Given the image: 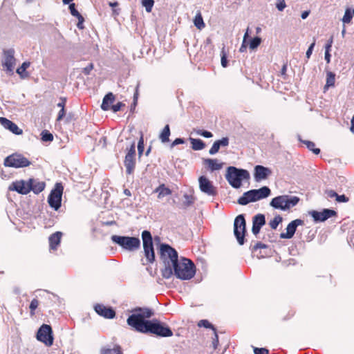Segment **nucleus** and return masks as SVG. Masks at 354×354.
I'll return each mask as SVG.
<instances>
[{"instance_id":"f257e3e1","label":"nucleus","mask_w":354,"mask_h":354,"mask_svg":"<svg viewBox=\"0 0 354 354\" xmlns=\"http://www.w3.org/2000/svg\"><path fill=\"white\" fill-rule=\"evenodd\" d=\"M153 315L151 309L136 308L127 319V324L135 330L142 333H151L160 337H171L172 330L157 319L146 320Z\"/></svg>"},{"instance_id":"f03ea898","label":"nucleus","mask_w":354,"mask_h":354,"mask_svg":"<svg viewBox=\"0 0 354 354\" xmlns=\"http://www.w3.org/2000/svg\"><path fill=\"white\" fill-rule=\"evenodd\" d=\"M159 250L160 259L165 264V268L161 271L162 276L165 279H169L172 276L171 268L179 259L178 252L166 243H161Z\"/></svg>"},{"instance_id":"7ed1b4c3","label":"nucleus","mask_w":354,"mask_h":354,"mask_svg":"<svg viewBox=\"0 0 354 354\" xmlns=\"http://www.w3.org/2000/svg\"><path fill=\"white\" fill-rule=\"evenodd\" d=\"M172 275L181 280H189L196 274V266L189 259L181 257L171 268Z\"/></svg>"},{"instance_id":"20e7f679","label":"nucleus","mask_w":354,"mask_h":354,"mask_svg":"<svg viewBox=\"0 0 354 354\" xmlns=\"http://www.w3.org/2000/svg\"><path fill=\"white\" fill-rule=\"evenodd\" d=\"M271 191L269 187L264 186L259 189H252L245 192L241 197L238 199L240 205H245L250 202H255L270 196Z\"/></svg>"},{"instance_id":"39448f33","label":"nucleus","mask_w":354,"mask_h":354,"mask_svg":"<svg viewBox=\"0 0 354 354\" xmlns=\"http://www.w3.org/2000/svg\"><path fill=\"white\" fill-rule=\"evenodd\" d=\"M250 177L247 170L237 169L230 166L227 168L225 178L230 185L234 188H239L241 185L242 180L248 179Z\"/></svg>"},{"instance_id":"423d86ee","label":"nucleus","mask_w":354,"mask_h":354,"mask_svg":"<svg viewBox=\"0 0 354 354\" xmlns=\"http://www.w3.org/2000/svg\"><path fill=\"white\" fill-rule=\"evenodd\" d=\"M299 200V198L296 196L281 195L272 198L270 205L275 209L288 210L295 206Z\"/></svg>"},{"instance_id":"0eeeda50","label":"nucleus","mask_w":354,"mask_h":354,"mask_svg":"<svg viewBox=\"0 0 354 354\" xmlns=\"http://www.w3.org/2000/svg\"><path fill=\"white\" fill-rule=\"evenodd\" d=\"M111 240L113 243L128 251H135L140 247V241L137 237L113 235Z\"/></svg>"},{"instance_id":"6e6552de","label":"nucleus","mask_w":354,"mask_h":354,"mask_svg":"<svg viewBox=\"0 0 354 354\" xmlns=\"http://www.w3.org/2000/svg\"><path fill=\"white\" fill-rule=\"evenodd\" d=\"M5 167L21 168L26 167L31 165V162L21 153H15L4 159Z\"/></svg>"},{"instance_id":"1a4fd4ad","label":"nucleus","mask_w":354,"mask_h":354,"mask_svg":"<svg viewBox=\"0 0 354 354\" xmlns=\"http://www.w3.org/2000/svg\"><path fill=\"white\" fill-rule=\"evenodd\" d=\"M142 239L145 256L149 263H153L155 261V253L153 246V240L150 232L144 230L142 232Z\"/></svg>"},{"instance_id":"9d476101","label":"nucleus","mask_w":354,"mask_h":354,"mask_svg":"<svg viewBox=\"0 0 354 354\" xmlns=\"http://www.w3.org/2000/svg\"><path fill=\"white\" fill-rule=\"evenodd\" d=\"M63 190L64 187L62 184L61 183H57L48 197L49 205L55 210L59 209L61 207Z\"/></svg>"},{"instance_id":"9b49d317","label":"nucleus","mask_w":354,"mask_h":354,"mask_svg":"<svg viewBox=\"0 0 354 354\" xmlns=\"http://www.w3.org/2000/svg\"><path fill=\"white\" fill-rule=\"evenodd\" d=\"M246 232V223L243 214L236 217L234 222V234L240 245H243L245 242V235Z\"/></svg>"},{"instance_id":"f8f14e48","label":"nucleus","mask_w":354,"mask_h":354,"mask_svg":"<svg viewBox=\"0 0 354 354\" xmlns=\"http://www.w3.org/2000/svg\"><path fill=\"white\" fill-rule=\"evenodd\" d=\"M37 339L47 346H52L54 338L51 326L48 324L41 325L37 331Z\"/></svg>"},{"instance_id":"ddd939ff","label":"nucleus","mask_w":354,"mask_h":354,"mask_svg":"<svg viewBox=\"0 0 354 354\" xmlns=\"http://www.w3.org/2000/svg\"><path fill=\"white\" fill-rule=\"evenodd\" d=\"M128 151L124 158V166L126 167V171L128 174L133 173L136 167V144L133 142L127 149Z\"/></svg>"},{"instance_id":"4468645a","label":"nucleus","mask_w":354,"mask_h":354,"mask_svg":"<svg viewBox=\"0 0 354 354\" xmlns=\"http://www.w3.org/2000/svg\"><path fill=\"white\" fill-rule=\"evenodd\" d=\"M315 223L324 222L331 217L337 216L336 211L330 209H324L322 212L312 210L308 212Z\"/></svg>"},{"instance_id":"2eb2a0df","label":"nucleus","mask_w":354,"mask_h":354,"mask_svg":"<svg viewBox=\"0 0 354 354\" xmlns=\"http://www.w3.org/2000/svg\"><path fill=\"white\" fill-rule=\"evenodd\" d=\"M199 187L202 192L209 196H216L217 194L216 188L212 183L205 176H201L198 178Z\"/></svg>"},{"instance_id":"dca6fc26","label":"nucleus","mask_w":354,"mask_h":354,"mask_svg":"<svg viewBox=\"0 0 354 354\" xmlns=\"http://www.w3.org/2000/svg\"><path fill=\"white\" fill-rule=\"evenodd\" d=\"M8 189L10 191H15L23 195L28 194L31 191V188L29 185V180L28 181L20 180L12 182L10 185Z\"/></svg>"},{"instance_id":"f3484780","label":"nucleus","mask_w":354,"mask_h":354,"mask_svg":"<svg viewBox=\"0 0 354 354\" xmlns=\"http://www.w3.org/2000/svg\"><path fill=\"white\" fill-rule=\"evenodd\" d=\"M94 309L99 315L106 319H113L115 316V312L111 307L103 304H96Z\"/></svg>"},{"instance_id":"a211bd4d","label":"nucleus","mask_w":354,"mask_h":354,"mask_svg":"<svg viewBox=\"0 0 354 354\" xmlns=\"http://www.w3.org/2000/svg\"><path fill=\"white\" fill-rule=\"evenodd\" d=\"M4 54V61L3 66L6 68V71L8 72H12L14 69V66L15 65V50L13 49H9L3 53Z\"/></svg>"},{"instance_id":"6ab92c4d","label":"nucleus","mask_w":354,"mask_h":354,"mask_svg":"<svg viewBox=\"0 0 354 354\" xmlns=\"http://www.w3.org/2000/svg\"><path fill=\"white\" fill-rule=\"evenodd\" d=\"M304 221L301 219H295L291 221L286 227V232L281 233L280 237L282 239H291L295 234L298 225H301Z\"/></svg>"},{"instance_id":"aec40b11","label":"nucleus","mask_w":354,"mask_h":354,"mask_svg":"<svg viewBox=\"0 0 354 354\" xmlns=\"http://www.w3.org/2000/svg\"><path fill=\"white\" fill-rule=\"evenodd\" d=\"M266 224L265 216L262 214H258L252 218V232L254 235H257L262 226Z\"/></svg>"},{"instance_id":"412c9836","label":"nucleus","mask_w":354,"mask_h":354,"mask_svg":"<svg viewBox=\"0 0 354 354\" xmlns=\"http://www.w3.org/2000/svg\"><path fill=\"white\" fill-rule=\"evenodd\" d=\"M0 123L7 129L16 135H21L23 133L22 129L11 120L6 118H0Z\"/></svg>"},{"instance_id":"4be33fe9","label":"nucleus","mask_w":354,"mask_h":354,"mask_svg":"<svg viewBox=\"0 0 354 354\" xmlns=\"http://www.w3.org/2000/svg\"><path fill=\"white\" fill-rule=\"evenodd\" d=\"M271 174V171L263 166L257 165L254 167V178L257 181L267 178V177Z\"/></svg>"},{"instance_id":"5701e85b","label":"nucleus","mask_w":354,"mask_h":354,"mask_svg":"<svg viewBox=\"0 0 354 354\" xmlns=\"http://www.w3.org/2000/svg\"><path fill=\"white\" fill-rule=\"evenodd\" d=\"M62 233L61 232H56L52 234L49 238V247L50 250H56L60 244Z\"/></svg>"},{"instance_id":"b1692460","label":"nucleus","mask_w":354,"mask_h":354,"mask_svg":"<svg viewBox=\"0 0 354 354\" xmlns=\"http://www.w3.org/2000/svg\"><path fill=\"white\" fill-rule=\"evenodd\" d=\"M229 145V138L227 137H224L221 140H218L214 142L212 147L210 148L209 153L211 155H214L216 153L219 149L220 147H227Z\"/></svg>"},{"instance_id":"393cba45","label":"nucleus","mask_w":354,"mask_h":354,"mask_svg":"<svg viewBox=\"0 0 354 354\" xmlns=\"http://www.w3.org/2000/svg\"><path fill=\"white\" fill-rule=\"evenodd\" d=\"M29 185L31 188V191L35 194H38L44 189L46 183L44 181H39L35 178H30Z\"/></svg>"},{"instance_id":"a878e982","label":"nucleus","mask_w":354,"mask_h":354,"mask_svg":"<svg viewBox=\"0 0 354 354\" xmlns=\"http://www.w3.org/2000/svg\"><path fill=\"white\" fill-rule=\"evenodd\" d=\"M203 164L209 169L211 171L216 170H220L222 169L223 163L218 162L217 159L207 158L204 159Z\"/></svg>"},{"instance_id":"bb28decb","label":"nucleus","mask_w":354,"mask_h":354,"mask_svg":"<svg viewBox=\"0 0 354 354\" xmlns=\"http://www.w3.org/2000/svg\"><path fill=\"white\" fill-rule=\"evenodd\" d=\"M69 10L71 12V14L77 17L78 19V22L77 24V26L79 29H84V26L83 25L84 19L82 17V15L76 10L75 8V4L74 3H70L69 5Z\"/></svg>"},{"instance_id":"cd10ccee","label":"nucleus","mask_w":354,"mask_h":354,"mask_svg":"<svg viewBox=\"0 0 354 354\" xmlns=\"http://www.w3.org/2000/svg\"><path fill=\"white\" fill-rule=\"evenodd\" d=\"M115 101V96L112 93H107L103 98L101 108L104 111H108L111 109V104Z\"/></svg>"},{"instance_id":"c85d7f7f","label":"nucleus","mask_w":354,"mask_h":354,"mask_svg":"<svg viewBox=\"0 0 354 354\" xmlns=\"http://www.w3.org/2000/svg\"><path fill=\"white\" fill-rule=\"evenodd\" d=\"M100 354H124L122 347L115 344L113 348L103 347L100 350Z\"/></svg>"},{"instance_id":"c756f323","label":"nucleus","mask_w":354,"mask_h":354,"mask_svg":"<svg viewBox=\"0 0 354 354\" xmlns=\"http://www.w3.org/2000/svg\"><path fill=\"white\" fill-rule=\"evenodd\" d=\"M155 192H157L158 194V198H162L166 196H169V195H171V190L165 187V184H161L156 189H155Z\"/></svg>"},{"instance_id":"7c9ffc66","label":"nucleus","mask_w":354,"mask_h":354,"mask_svg":"<svg viewBox=\"0 0 354 354\" xmlns=\"http://www.w3.org/2000/svg\"><path fill=\"white\" fill-rule=\"evenodd\" d=\"M30 65V63L29 62H25L17 69V73L20 75L21 78L24 79L29 76L28 73L26 72V69Z\"/></svg>"},{"instance_id":"2f4dec72","label":"nucleus","mask_w":354,"mask_h":354,"mask_svg":"<svg viewBox=\"0 0 354 354\" xmlns=\"http://www.w3.org/2000/svg\"><path fill=\"white\" fill-rule=\"evenodd\" d=\"M169 136H170V128L169 125L167 124L165 126L163 129L162 130L159 138L162 142L165 143L169 141Z\"/></svg>"},{"instance_id":"473e14b6","label":"nucleus","mask_w":354,"mask_h":354,"mask_svg":"<svg viewBox=\"0 0 354 354\" xmlns=\"http://www.w3.org/2000/svg\"><path fill=\"white\" fill-rule=\"evenodd\" d=\"M189 140H190V142L192 144V148L194 150H196V151L201 150V149H204L205 147V144L201 139H196V138H190Z\"/></svg>"},{"instance_id":"72a5a7b5","label":"nucleus","mask_w":354,"mask_h":354,"mask_svg":"<svg viewBox=\"0 0 354 354\" xmlns=\"http://www.w3.org/2000/svg\"><path fill=\"white\" fill-rule=\"evenodd\" d=\"M335 83V74L331 71L326 73V82L324 86V89H327L329 87L334 86Z\"/></svg>"},{"instance_id":"f704fd0d","label":"nucleus","mask_w":354,"mask_h":354,"mask_svg":"<svg viewBox=\"0 0 354 354\" xmlns=\"http://www.w3.org/2000/svg\"><path fill=\"white\" fill-rule=\"evenodd\" d=\"M194 26L198 29V30H202L203 28H205V24L204 23V21H203V17H202V15L200 11H198L194 19Z\"/></svg>"},{"instance_id":"c9c22d12","label":"nucleus","mask_w":354,"mask_h":354,"mask_svg":"<svg viewBox=\"0 0 354 354\" xmlns=\"http://www.w3.org/2000/svg\"><path fill=\"white\" fill-rule=\"evenodd\" d=\"M282 222V217L280 215H277L272 220L269 222V225L272 230L277 229L279 224Z\"/></svg>"},{"instance_id":"e433bc0d","label":"nucleus","mask_w":354,"mask_h":354,"mask_svg":"<svg viewBox=\"0 0 354 354\" xmlns=\"http://www.w3.org/2000/svg\"><path fill=\"white\" fill-rule=\"evenodd\" d=\"M304 143L306 145L307 148L312 151L315 154L317 155L320 153V149L315 147V144L311 141H304Z\"/></svg>"},{"instance_id":"4c0bfd02","label":"nucleus","mask_w":354,"mask_h":354,"mask_svg":"<svg viewBox=\"0 0 354 354\" xmlns=\"http://www.w3.org/2000/svg\"><path fill=\"white\" fill-rule=\"evenodd\" d=\"M39 304V300L36 298L33 299L29 306L30 313L31 316H34L35 315V310L37 308Z\"/></svg>"},{"instance_id":"58836bf2","label":"nucleus","mask_w":354,"mask_h":354,"mask_svg":"<svg viewBox=\"0 0 354 354\" xmlns=\"http://www.w3.org/2000/svg\"><path fill=\"white\" fill-rule=\"evenodd\" d=\"M41 140L44 142H51L53 140V136L48 130H44L41 133Z\"/></svg>"},{"instance_id":"ea45409f","label":"nucleus","mask_w":354,"mask_h":354,"mask_svg":"<svg viewBox=\"0 0 354 354\" xmlns=\"http://www.w3.org/2000/svg\"><path fill=\"white\" fill-rule=\"evenodd\" d=\"M198 327H205L206 328H211L214 332L216 329L214 327V326L207 319L200 320L198 323Z\"/></svg>"},{"instance_id":"a19ab883","label":"nucleus","mask_w":354,"mask_h":354,"mask_svg":"<svg viewBox=\"0 0 354 354\" xmlns=\"http://www.w3.org/2000/svg\"><path fill=\"white\" fill-rule=\"evenodd\" d=\"M142 6L145 8V10L147 12H151L152 8L154 4L153 0H142Z\"/></svg>"},{"instance_id":"79ce46f5","label":"nucleus","mask_w":354,"mask_h":354,"mask_svg":"<svg viewBox=\"0 0 354 354\" xmlns=\"http://www.w3.org/2000/svg\"><path fill=\"white\" fill-rule=\"evenodd\" d=\"M261 42V39L259 37L253 38L250 42V48L254 50L257 48Z\"/></svg>"},{"instance_id":"37998d69","label":"nucleus","mask_w":354,"mask_h":354,"mask_svg":"<svg viewBox=\"0 0 354 354\" xmlns=\"http://www.w3.org/2000/svg\"><path fill=\"white\" fill-rule=\"evenodd\" d=\"M221 65L223 67L226 68L227 66V53L225 52V47H223L221 52Z\"/></svg>"},{"instance_id":"c03bdc74","label":"nucleus","mask_w":354,"mask_h":354,"mask_svg":"<svg viewBox=\"0 0 354 354\" xmlns=\"http://www.w3.org/2000/svg\"><path fill=\"white\" fill-rule=\"evenodd\" d=\"M144 138L143 136L141 135L140 140L138 143V156L140 157L144 151Z\"/></svg>"},{"instance_id":"a18cd8bd","label":"nucleus","mask_w":354,"mask_h":354,"mask_svg":"<svg viewBox=\"0 0 354 354\" xmlns=\"http://www.w3.org/2000/svg\"><path fill=\"white\" fill-rule=\"evenodd\" d=\"M352 19V14L349 9H347L344 13L342 21L344 23L348 24Z\"/></svg>"},{"instance_id":"49530a36","label":"nucleus","mask_w":354,"mask_h":354,"mask_svg":"<svg viewBox=\"0 0 354 354\" xmlns=\"http://www.w3.org/2000/svg\"><path fill=\"white\" fill-rule=\"evenodd\" d=\"M198 135L202 136L205 138H212L213 136V134L210 131H207L205 130H198L196 131Z\"/></svg>"},{"instance_id":"de8ad7c7","label":"nucleus","mask_w":354,"mask_h":354,"mask_svg":"<svg viewBox=\"0 0 354 354\" xmlns=\"http://www.w3.org/2000/svg\"><path fill=\"white\" fill-rule=\"evenodd\" d=\"M254 354H269V350L266 348H254Z\"/></svg>"},{"instance_id":"09e8293b","label":"nucleus","mask_w":354,"mask_h":354,"mask_svg":"<svg viewBox=\"0 0 354 354\" xmlns=\"http://www.w3.org/2000/svg\"><path fill=\"white\" fill-rule=\"evenodd\" d=\"M122 106H124V104L121 102H118L116 104L111 106V109L113 112L119 111Z\"/></svg>"},{"instance_id":"8fccbe9b","label":"nucleus","mask_w":354,"mask_h":354,"mask_svg":"<svg viewBox=\"0 0 354 354\" xmlns=\"http://www.w3.org/2000/svg\"><path fill=\"white\" fill-rule=\"evenodd\" d=\"M315 41H316V39L314 38V39H313V42L310 45V46L308 47V50H307V51H306V57H307L308 59H309V58H310V56H311V55H312L313 50V48H314V47H315Z\"/></svg>"},{"instance_id":"3c124183","label":"nucleus","mask_w":354,"mask_h":354,"mask_svg":"<svg viewBox=\"0 0 354 354\" xmlns=\"http://www.w3.org/2000/svg\"><path fill=\"white\" fill-rule=\"evenodd\" d=\"M335 200L338 203H346L349 201V198L344 194H342V195L337 194Z\"/></svg>"},{"instance_id":"603ef678","label":"nucleus","mask_w":354,"mask_h":354,"mask_svg":"<svg viewBox=\"0 0 354 354\" xmlns=\"http://www.w3.org/2000/svg\"><path fill=\"white\" fill-rule=\"evenodd\" d=\"M214 337L212 339V346L214 350H216L218 346V337L216 330L214 332Z\"/></svg>"},{"instance_id":"864d4df0","label":"nucleus","mask_w":354,"mask_h":354,"mask_svg":"<svg viewBox=\"0 0 354 354\" xmlns=\"http://www.w3.org/2000/svg\"><path fill=\"white\" fill-rule=\"evenodd\" d=\"M267 248V245L261 242H257L253 248H252V250L254 251H256L258 249H261V248Z\"/></svg>"},{"instance_id":"5fc2aeb1","label":"nucleus","mask_w":354,"mask_h":354,"mask_svg":"<svg viewBox=\"0 0 354 354\" xmlns=\"http://www.w3.org/2000/svg\"><path fill=\"white\" fill-rule=\"evenodd\" d=\"M278 1L277 8L279 11H282L286 6V2L284 0H278Z\"/></svg>"},{"instance_id":"6e6d98bb","label":"nucleus","mask_w":354,"mask_h":354,"mask_svg":"<svg viewBox=\"0 0 354 354\" xmlns=\"http://www.w3.org/2000/svg\"><path fill=\"white\" fill-rule=\"evenodd\" d=\"M333 43V37L330 36V39L328 40L326 46H325V51H330Z\"/></svg>"},{"instance_id":"4d7b16f0","label":"nucleus","mask_w":354,"mask_h":354,"mask_svg":"<svg viewBox=\"0 0 354 354\" xmlns=\"http://www.w3.org/2000/svg\"><path fill=\"white\" fill-rule=\"evenodd\" d=\"M184 196L187 199V201L184 202V204L186 207H188V206L191 205L192 204H193L194 201H193V198L192 196H189L187 194H185Z\"/></svg>"},{"instance_id":"13d9d810","label":"nucleus","mask_w":354,"mask_h":354,"mask_svg":"<svg viewBox=\"0 0 354 354\" xmlns=\"http://www.w3.org/2000/svg\"><path fill=\"white\" fill-rule=\"evenodd\" d=\"M183 143H185V140L183 138H176L171 144V148H173L174 146H176L177 145L183 144Z\"/></svg>"},{"instance_id":"bf43d9fd","label":"nucleus","mask_w":354,"mask_h":354,"mask_svg":"<svg viewBox=\"0 0 354 354\" xmlns=\"http://www.w3.org/2000/svg\"><path fill=\"white\" fill-rule=\"evenodd\" d=\"M325 193L329 198H336L337 195V194L334 190L332 189L326 190Z\"/></svg>"},{"instance_id":"052dcab7","label":"nucleus","mask_w":354,"mask_h":354,"mask_svg":"<svg viewBox=\"0 0 354 354\" xmlns=\"http://www.w3.org/2000/svg\"><path fill=\"white\" fill-rule=\"evenodd\" d=\"M65 115H66L65 109H61L58 113L57 120L59 121V120H62V118L65 116Z\"/></svg>"},{"instance_id":"680f3d73","label":"nucleus","mask_w":354,"mask_h":354,"mask_svg":"<svg viewBox=\"0 0 354 354\" xmlns=\"http://www.w3.org/2000/svg\"><path fill=\"white\" fill-rule=\"evenodd\" d=\"M66 102V98L61 97L60 102L57 104V106L60 107L61 109H65Z\"/></svg>"},{"instance_id":"e2e57ef3","label":"nucleus","mask_w":354,"mask_h":354,"mask_svg":"<svg viewBox=\"0 0 354 354\" xmlns=\"http://www.w3.org/2000/svg\"><path fill=\"white\" fill-rule=\"evenodd\" d=\"M93 64H90L89 65H88L86 67H85L84 68V71L83 72L86 74V75H88L90 73V72L93 70Z\"/></svg>"},{"instance_id":"0e129e2a","label":"nucleus","mask_w":354,"mask_h":354,"mask_svg":"<svg viewBox=\"0 0 354 354\" xmlns=\"http://www.w3.org/2000/svg\"><path fill=\"white\" fill-rule=\"evenodd\" d=\"M295 315V310H290L288 313V315L283 318L284 320L288 319L291 317H293Z\"/></svg>"},{"instance_id":"69168bd1","label":"nucleus","mask_w":354,"mask_h":354,"mask_svg":"<svg viewBox=\"0 0 354 354\" xmlns=\"http://www.w3.org/2000/svg\"><path fill=\"white\" fill-rule=\"evenodd\" d=\"M325 60L328 64L330 62V51H325V56H324Z\"/></svg>"},{"instance_id":"338daca9","label":"nucleus","mask_w":354,"mask_h":354,"mask_svg":"<svg viewBox=\"0 0 354 354\" xmlns=\"http://www.w3.org/2000/svg\"><path fill=\"white\" fill-rule=\"evenodd\" d=\"M286 71H287V64H285L283 65V66L281 68V75L286 76Z\"/></svg>"},{"instance_id":"774afa93","label":"nucleus","mask_w":354,"mask_h":354,"mask_svg":"<svg viewBox=\"0 0 354 354\" xmlns=\"http://www.w3.org/2000/svg\"><path fill=\"white\" fill-rule=\"evenodd\" d=\"M309 11H304L301 13V18L303 19H306L309 15Z\"/></svg>"}]
</instances>
